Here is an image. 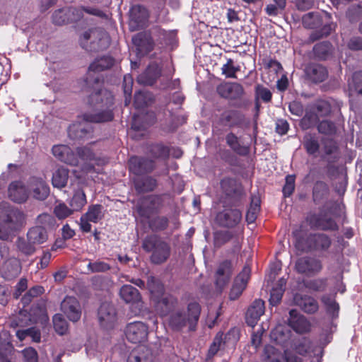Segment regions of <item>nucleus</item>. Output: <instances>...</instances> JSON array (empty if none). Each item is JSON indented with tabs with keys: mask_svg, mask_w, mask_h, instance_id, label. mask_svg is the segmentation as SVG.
I'll use <instances>...</instances> for the list:
<instances>
[{
	"mask_svg": "<svg viewBox=\"0 0 362 362\" xmlns=\"http://www.w3.org/2000/svg\"><path fill=\"white\" fill-rule=\"evenodd\" d=\"M115 62L112 57L103 55L96 58L88 66L82 88L88 94V105L97 112L83 114V119L86 122L100 123L112 121L114 118L112 110L114 95L103 88L104 79L98 73L111 69Z\"/></svg>",
	"mask_w": 362,
	"mask_h": 362,
	"instance_id": "1",
	"label": "nucleus"
},
{
	"mask_svg": "<svg viewBox=\"0 0 362 362\" xmlns=\"http://www.w3.org/2000/svg\"><path fill=\"white\" fill-rule=\"evenodd\" d=\"M293 235L295 238V247L301 252L324 253L332 246L330 236L324 233L303 235L300 230H295Z\"/></svg>",
	"mask_w": 362,
	"mask_h": 362,
	"instance_id": "2",
	"label": "nucleus"
},
{
	"mask_svg": "<svg viewBox=\"0 0 362 362\" xmlns=\"http://www.w3.org/2000/svg\"><path fill=\"white\" fill-rule=\"evenodd\" d=\"M201 314V306L197 302L187 305V312L184 310H174L169 316L168 325L175 332H180L188 326L189 331H194Z\"/></svg>",
	"mask_w": 362,
	"mask_h": 362,
	"instance_id": "3",
	"label": "nucleus"
},
{
	"mask_svg": "<svg viewBox=\"0 0 362 362\" xmlns=\"http://www.w3.org/2000/svg\"><path fill=\"white\" fill-rule=\"evenodd\" d=\"M24 214L8 203L0 204V239L8 240L22 225Z\"/></svg>",
	"mask_w": 362,
	"mask_h": 362,
	"instance_id": "4",
	"label": "nucleus"
},
{
	"mask_svg": "<svg viewBox=\"0 0 362 362\" xmlns=\"http://www.w3.org/2000/svg\"><path fill=\"white\" fill-rule=\"evenodd\" d=\"M141 247L146 252H151L150 261L156 265L165 263L171 255L169 243L157 235H147L142 241Z\"/></svg>",
	"mask_w": 362,
	"mask_h": 362,
	"instance_id": "5",
	"label": "nucleus"
},
{
	"mask_svg": "<svg viewBox=\"0 0 362 362\" xmlns=\"http://www.w3.org/2000/svg\"><path fill=\"white\" fill-rule=\"evenodd\" d=\"M247 124V118L243 112L235 109H227L215 117L212 122V128L214 132L218 133L224 128L242 129Z\"/></svg>",
	"mask_w": 362,
	"mask_h": 362,
	"instance_id": "6",
	"label": "nucleus"
},
{
	"mask_svg": "<svg viewBox=\"0 0 362 362\" xmlns=\"http://www.w3.org/2000/svg\"><path fill=\"white\" fill-rule=\"evenodd\" d=\"M79 43L86 51L97 52L106 49L109 47L110 40L105 30L94 28L83 33L79 39Z\"/></svg>",
	"mask_w": 362,
	"mask_h": 362,
	"instance_id": "7",
	"label": "nucleus"
},
{
	"mask_svg": "<svg viewBox=\"0 0 362 362\" xmlns=\"http://www.w3.org/2000/svg\"><path fill=\"white\" fill-rule=\"evenodd\" d=\"M302 21L304 27L315 30L310 33L308 37L310 42L326 37L332 33V24L328 22L324 23L322 16L318 13L313 12L306 13L303 16Z\"/></svg>",
	"mask_w": 362,
	"mask_h": 362,
	"instance_id": "8",
	"label": "nucleus"
},
{
	"mask_svg": "<svg viewBox=\"0 0 362 362\" xmlns=\"http://www.w3.org/2000/svg\"><path fill=\"white\" fill-rule=\"evenodd\" d=\"M158 292L157 294L151 288L152 293L151 300L153 302L156 311L161 317H165L170 314L176 308L178 300L176 297L170 294H164V288L163 284L160 283L156 284Z\"/></svg>",
	"mask_w": 362,
	"mask_h": 362,
	"instance_id": "9",
	"label": "nucleus"
},
{
	"mask_svg": "<svg viewBox=\"0 0 362 362\" xmlns=\"http://www.w3.org/2000/svg\"><path fill=\"white\" fill-rule=\"evenodd\" d=\"M162 206V196L153 194L139 199L136 205V210L141 218L149 219L153 214H158Z\"/></svg>",
	"mask_w": 362,
	"mask_h": 362,
	"instance_id": "10",
	"label": "nucleus"
},
{
	"mask_svg": "<svg viewBox=\"0 0 362 362\" xmlns=\"http://www.w3.org/2000/svg\"><path fill=\"white\" fill-rule=\"evenodd\" d=\"M220 187L226 198L231 200L232 206H238L241 203L244 189L235 178L225 177L220 181Z\"/></svg>",
	"mask_w": 362,
	"mask_h": 362,
	"instance_id": "11",
	"label": "nucleus"
},
{
	"mask_svg": "<svg viewBox=\"0 0 362 362\" xmlns=\"http://www.w3.org/2000/svg\"><path fill=\"white\" fill-rule=\"evenodd\" d=\"M242 218L243 215L240 210L235 208H226L216 214L215 221L220 227L233 229L240 223Z\"/></svg>",
	"mask_w": 362,
	"mask_h": 362,
	"instance_id": "12",
	"label": "nucleus"
},
{
	"mask_svg": "<svg viewBox=\"0 0 362 362\" xmlns=\"http://www.w3.org/2000/svg\"><path fill=\"white\" fill-rule=\"evenodd\" d=\"M128 165L129 171L136 176L148 175L156 168L153 160L138 156H132L129 159Z\"/></svg>",
	"mask_w": 362,
	"mask_h": 362,
	"instance_id": "13",
	"label": "nucleus"
},
{
	"mask_svg": "<svg viewBox=\"0 0 362 362\" xmlns=\"http://www.w3.org/2000/svg\"><path fill=\"white\" fill-rule=\"evenodd\" d=\"M218 95L226 100H240L245 95L243 86L236 82L223 81L218 84L216 88Z\"/></svg>",
	"mask_w": 362,
	"mask_h": 362,
	"instance_id": "14",
	"label": "nucleus"
},
{
	"mask_svg": "<svg viewBox=\"0 0 362 362\" xmlns=\"http://www.w3.org/2000/svg\"><path fill=\"white\" fill-rule=\"evenodd\" d=\"M311 228L323 231H337L339 226L335 220L326 214H312L306 218Z\"/></svg>",
	"mask_w": 362,
	"mask_h": 362,
	"instance_id": "15",
	"label": "nucleus"
},
{
	"mask_svg": "<svg viewBox=\"0 0 362 362\" xmlns=\"http://www.w3.org/2000/svg\"><path fill=\"white\" fill-rule=\"evenodd\" d=\"M295 269L298 274L313 276L321 272L322 264L317 258L303 257L297 259Z\"/></svg>",
	"mask_w": 362,
	"mask_h": 362,
	"instance_id": "16",
	"label": "nucleus"
},
{
	"mask_svg": "<svg viewBox=\"0 0 362 362\" xmlns=\"http://www.w3.org/2000/svg\"><path fill=\"white\" fill-rule=\"evenodd\" d=\"M124 332L129 341L134 344L141 343L147 339L148 328L144 322L136 321L128 324Z\"/></svg>",
	"mask_w": 362,
	"mask_h": 362,
	"instance_id": "17",
	"label": "nucleus"
},
{
	"mask_svg": "<svg viewBox=\"0 0 362 362\" xmlns=\"http://www.w3.org/2000/svg\"><path fill=\"white\" fill-rule=\"evenodd\" d=\"M132 42L136 49V55L139 57H144L150 53L155 46V42L151 34L146 32H140L132 37Z\"/></svg>",
	"mask_w": 362,
	"mask_h": 362,
	"instance_id": "18",
	"label": "nucleus"
},
{
	"mask_svg": "<svg viewBox=\"0 0 362 362\" xmlns=\"http://www.w3.org/2000/svg\"><path fill=\"white\" fill-rule=\"evenodd\" d=\"M214 245L216 248H220L227 243L232 241L233 244V252L239 250L241 243L238 234L235 231L229 230H219L214 233Z\"/></svg>",
	"mask_w": 362,
	"mask_h": 362,
	"instance_id": "19",
	"label": "nucleus"
},
{
	"mask_svg": "<svg viewBox=\"0 0 362 362\" xmlns=\"http://www.w3.org/2000/svg\"><path fill=\"white\" fill-rule=\"evenodd\" d=\"M148 9L141 5H134L129 11L130 26L134 30L144 28L148 21Z\"/></svg>",
	"mask_w": 362,
	"mask_h": 362,
	"instance_id": "20",
	"label": "nucleus"
},
{
	"mask_svg": "<svg viewBox=\"0 0 362 362\" xmlns=\"http://www.w3.org/2000/svg\"><path fill=\"white\" fill-rule=\"evenodd\" d=\"M61 310L72 322H77L81 318V305L75 297L66 296L61 303Z\"/></svg>",
	"mask_w": 362,
	"mask_h": 362,
	"instance_id": "21",
	"label": "nucleus"
},
{
	"mask_svg": "<svg viewBox=\"0 0 362 362\" xmlns=\"http://www.w3.org/2000/svg\"><path fill=\"white\" fill-rule=\"evenodd\" d=\"M306 78L313 83H320L325 81L328 77L327 68L320 64L310 63L304 70Z\"/></svg>",
	"mask_w": 362,
	"mask_h": 362,
	"instance_id": "22",
	"label": "nucleus"
},
{
	"mask_svg": "<svg viewBox=\"0 0 362 362\" xmlns=\"http://www.w3.org/2000/svg\"><path fill=\"white\" fill-rule=\"evenodd\" d=\"M53 156L59 160L71 165H77L78 160L73 150L67 145H54L52 148Z\"/></svg>",
	"mask_w": 362,
	"mask_h": 362,
	"instance_id": "23",
	"label": "nucleus"
},
{
	"mask_svg": "<svg viewBox=\"0 0 362 362\" xmlns=\"http://www.w3.org/2000/svg\"><path fill=\"white\" fill-rule=\"evenodd\" d=\"M232 262L230 260L226 259L219 264L215 275V284L220 291L229 282L232 275Z\"/></svg>",
	"mask_w": 362,
	"mask_h": 362,
	"instance_id": "24",
	"label": "nucleus"
},
{
	"mask_svg": "<svg viewBox=\"0 0 362 362\" xmlns=\"http://www.w3.org/2000/svg\"><path fill=\"white\" fill-rule=\"evenodd\" d=\"M162 73L161 67L156 62L148 64L145 71L137 77L139 83L144 86H153Z\"/></svg>",
	"mask_w": 362,
	"mask_h": 362,
	"instance_id": "25",
	"label": "nucleus"
},
{
	"mask_svg": "<svg viewBox=\"0 0 362 362\" xmlns=\"http://www.w3.org/2000/svg\"><path fill=\"white\" fill-rule=\"evenodd\" d=\"M265 303L262 299H256L249 306L245 314V320L248 326L254 327L260 317L264 313Z\"/></svg>",
	"mask_w": 362,
	"mask_h": 362,
	"instance_id": "26",
	"label": "nucleus"
},
{
	"mask_svg": "<svg viewBox=\"0 0 362 362\" xmlns=\"http://www.w3.org/2000/svg\"><path fill=\"white\" fill-rule=\"evenodd\" d=\"M288 325L296 332L303 334L310 331V325L307 319L299 314L297 310L291 309L289 311Z\"/></svg>",
	"mask_w": 362,
	"mask_h": 362,
	"instance_id": "27",
	"label": "nucleus"
},
{
	"mask_svg": "<svg viewBox=\"0 0 362 362\" xmlns=\"http://www.w3.org/2000/svg\"><path fill=\"white\" fill-rule=\"evenodd\" d=\"M133 184L138 194H144L154 191L158 186V181L148 175H139L133 179Z\"/></svg>",
	"mask_w": 362,
	"mask_h": 362,
	"instance_id": "28",
	"label": "nucleus"
},
{
	"mask_svg": "<svg viewBox=\"0 0 362 362\" xmlns=\"http://www.w3.org/2000/svg\"><path fill=\"white\" fill-rule=\"evenodd\" d=\"M127 362H153V355L151 349L139 344L129 353Z\"/></svg>",
	"mask_w": 362,
	"mask_h": 362,
	"instance_id": "29",
	"label": "nucleus"
},
{
	"mask_svg": "<svg viewBox=\"0 0 362 362\" xmlns=\"http://www.w3.org/2000/svg\"><path fill=\"white\" fill-rule=\"evenodd\" d=\"M314 59L318 61H326L331 59L334 53L333 45L328 40L316 43L313 47Z\"/></svg>",
	"mask_w": 362,
	"mask_h": 362,
	"instance_id": "30",
	"label": "nucleus"
},
{
	"mask_svg": "<svg viewBox=\"0 0 362 362\" xmlns=\"http://www.w3.org/2000/svg\"><path fill=\"white\" fill-rule=\"evenodd\" d=\"M9 199L16 203H23L28 197V194L25 185L20 181L12 182L8 189Z\"/></svg>",
	"mask_w": 362,
	"mask_h": 362,
	"instance_id": "31",
	"label": "nucleus"
},
{
	"mask_svg": "<svg viewBox=\"0 0 362 362\" xmlns=\"http://www.w3.org/2000/svg\"><path fill=\"white\" fill-rule=\"evenodd\" d=\"M296 304L307 314H314L319 309V305L315 298L308 295L296 294L294 297Z\"/></svg>",
	"mask_w": 362,
	"mask_h": 362,
	"instance_id": "32",
	"label": "nucleus"
},
{
	"mask_svg": "<svg viewBox=\"0 0 362 362\" xmlns=\"http://www.w3.org/2000/svg\"><path fill=\"white\" fill-rule=\"evenodd\" d=\"M93 128L89 124L81 123L72 124L68 128V135L70 139L79 140L91 137Z\"/></svg>",
	"mask_w": 362,
	"mask_h": 362,
	"instance_id": "33",
	"label": "nucleus"
},
{
	"mask_svg": "<svg viewBox=\"0 0 362 362\" xmlns=\"http://www.w3.org/2000/svg\"><path fill=\"white\" fill-rule=\"evenodd\" d=\"M33 197L40 201L45 200L49 194V187L42 178L33 177L31 181Z\"/></svg>",
	"mask_w": 362,
	"mask_h": 362,
	"instance_id": "34",
	"label": "nucleus"
},
{
	"mask_svg": "<svg viewBox=\"0 0 362 362\" xmlns=\"http://www.w3.org/2000/svg\"><path fill=\"white\" fill-rule=\"evenodd\" d=\"M227 146L236 154L246 156L250 153V148L240 144V139L233 132H229L225 137Z\"/></svg>",
	"mask_w": 362,
	"mask_h": 362,
	"instance_id": "35",
	"label": "nucleus"
},
{
	"mask_svg": "<svg viewBox=\"0 0 362 362\" xmlns=\"http://www.w3.org/2000/svg\"><path fill=\"white\" fill-rule=\"evenodd\" d=\"M156 122V117L154 112H147L139 116L134 115L132 122V129L136 131L144 130Z\"/></svg>",
	"mask_w": 362,
	"mask_h": 362,
	"instance_id": "36",
	"label": "nucleus"
},
{
	"mask_svg": "<svg viewBox=\"0 0 362 362\" xmlns=\"http://www.w3.org/2000/svg\"><path fill=\"white\" fill-rule=\"evenodd\" d=\"M146 151L148 155L155 159L166 160L170 156V147L162 143L148 144Z\"/></svg>",
	"mask_w": 362,
	"mask_h": 362,
	"instance_id": "37",
	"label": "nucleus"
},
{
	"mask_svg": "<svg viewBox=\"0 0 362 362\" xmlns=\"http://www.w3.org/2000/svg\"><path fill=\"white\" fill-rule=\"evenodd\" d=\"M119 296L127 303H139L141 300L139 290L129 284L123 285L121 287Z\"/></svg>",
	"mask_w": 362,
	"mask_h": 362,
	"instance_id": "38",
	"label": "nucleus"
},
{
	"mask_svg": "<svg viewBox=\"0 0 362 362\" xmlns=\"http://www.w3.org/2000/svg\"><path fill=\"white\" fill-rule=\"evenodd\" d=\"M303 146L308 155L317 156L320 145L315 134L307 133L303 136Z\"/></svg>",
	"mask_w": 362,
	"mask_h": 362,
	"instance_id": "39",
	"label": "nucleus"
},
{
	"mask_svg": "<svg viewBox=\"0 0 362 362\" xmlns=\"http://www.w3.org/2000/svg\"><path fill=\"white\" fill-rule=\"evenodd\" d=\"M69 170L68 168L60 166L52 173V184L54 187L62 189L67 185Z\"/></svg>",
	"mask_w": 362,
	"mask_h": 362,
	"instance_id": "40",
	"label": "nucleus"
},
{
	"mask_svg": "<svg viewBox=\"0 0 362 362\" xmlns=\"http://www.w3.org/2000/svg\"><path fill=\"white\" fill-rule=\"evenodd\" d=\"M27 238L35 245H40L47 240V230L42 226H35L29 229L27 233Z\"/></svg>",
	"mask_w": 362,
	"mask_h": 362,
	"instance_id": "41",
	"label": "nucleus"
},
{
	"mask_svg": "<svg viewBox=\"0 0 362 362\" xmlns=\"http://www.w3.org/2000/svg\"><path fill=\"white\" fill-rule=\"evenodd\" d=\"M116 315L114 307L108 303H103L98 308V316L100 322H112Z\"/></svg>",
	"mask_w": 362,
	"mask_h": 362,
	"instance_id": "42",
	"label": "nucleus"
},
{
	"mask_svg": "<svg viewBox=\"0 0 362 362\" xmlns=\"http://www.w3.org/2000/svg\"><path fill=\"white\" fill-rule=\"evenodd\" d=\"M148 220V226L153 232L166 230L169 226V219L165 216H156Z\"/></svg>",
	"mask_w": 362,
	"mask_h": 362,
	"instance_id": "43",
	"label": "nucleus"
},
{
	"mask_svg": "<svg viewBox=\"0 0 362 362\" xmlns=\"http://www.w3.org/2000/svg\"><path fill=\"white\" fill-rule=\"evenodd\" d=\"M76 156L85 161H95L97 165L104 164L103 159L97 158L93 151L88 146L78 147L76 148Z\"/></svg>",
	"mask_w": 362,
	"mask_h": 362,
	"instance_id": "44",
	"label": "nucleus"
},
{
	"mask_svg": "<svg viewBox=\"0 0 362 362\" xmlns=\"http://www.w3.org/2000/svg\"><path fill=\"white\" fill-rule=\"evenodd\" d=\"M90 222L97 223L104 217L103 206L101 204H91L88 206L87 211L83 214Z\"/></svg>",
	"mask_w": 362,
	"mask_h": 362,
	"instance_id": "45",
	"label": "nucleus"
},
{
	"mask_svg": "<svg viewBox=\"0 0 362 362\" xmlns=\"http://www.w3.org/2000/svg\"><path fill=\"white\" fill-rule=\"evenodd\" d=\"M86 203V195L83 189H79L74 192L69 205L74 211H80Z\"/></svg>",
	"mask_w": 362,
	"mask_h": 362,
	"instance_id": "46",
	"label": "nucleus"
},
{
	"mask_svg": "<svg viewBox=\"0 0 362 362\" xmlns=\"http://www.w3.org/2000/svg\"><path fill=\"white\" fill-rule=\"evenodd\" d=\"M45 292L42 286L36 285L28 289L21 298V303L23 307L28 306L34 298L38 297Z\"/></svg>",
	"mask_w": 362,
	"mask_h": 362,
	"instance_id": "47",
	"label": "nucleus"
},
{
	"mask_svg": "<svg viewBox=\"0 0 362 362\" xmlns=\"http://www.w3.org/2000/svg\"><path fill=\"white\" fill-rule=\"evenodd\" d=\"M260 211V199L257 197H252L250 207L246 214V221L248 223L255 222Z\"/></svg>",
	"mask_w": 362,
	"mask_h": 362,
	"instance_id": "48",
	"label": "nucleus"
},
{
	"mask_svg": "<svg viewBox=\"0 0 362 362\" xmlns=\"http://www.w3.org/2000/svg\"><path fill=\"white\" fill-rule=\"evenodd\" d=\"M53 327L55 332L62 336L67 333L69 323L62 314H55L52 318Z\"/></svg>",
	"mask_w": 362,
	"mask_h": 362,
	"instance_id": "49",
	"label": "nucleus"
},
{
	"mask_svg": "<svg viewBox=\"0 0 362 362\" xmlns=\"http://www.w3.org/2000/svg\"><path fill=\"white\" fill-rule=\"evenodd\" d=\"M16 247L18 250L26 257L33 255L36 251L35 244L28 240H25L23 238H18Z\"/></svg>",
	"mask_w": 362,
	"mask_h": 362,
	"instance_id": "50",
	"label": "nucleus"
},
{
	"mask_svg": "<svg viewBox=\"0 0 362 362\" xmlns=\"http://www.w3.org/2000/svg\"><path fill=\"white\" fill-rule=\"evenodd\" d=\"M317 129L320 134L326 136H332L337 133V126L335 123L329 119L319 121L317 124Z\"/></svg>",
	"mask_w": 362,
	"mask_h": 362,
	"instance_id": "51",
	"label": "nucleus"
},
{
	"mask_svg": "<svg viewBox=\"0 0 362 362\" xmlns=\"http://www.w3.org/2000/svg\"><path fill=\"white\" fill-rule=\"evenodd\" d=\"M240 71L239 65L235 66L233 59H227L226 64L221 67V74L229 78H236V73Z\"/></svg>",
	"mask_w": 362,
	"mask_h": 362,
	"instance_id": "52",
	"label": "nucleus"
},
{
	"mask_svg": "<svg viewBox=\"0 0 362 362\" xmlns=\"http://www.w3.org/2000/svg\"><path fill=\"white\" fill-rule=\"evenodd\" d=\"M151 103L150 94L141 91L136 92L134 95V106L136 109H143Z\"/></svg>",
	"mask_w": 362,
	"mask_h": 362,
	"instance_id": "53",
	"label": "nucleus"
},
{
	"mask_svg": "<svg viewBox=\"0 0 362 362\" xmlns=\"http://www.w3.org/2000/svg\"><path fill=\"white\" fill-rule=\"evenodd\" d=\"M321 300L325 305L327 313L332 316L338 315L339 305L329 295L322 296Z\"/></svg>",
	"mask_w": 362,
	"mask_h": 362,
	"instance_id": "54",
	"label": "nucleus"
},
{
	"mask_svg": "<svg viewBox=\"0 0 362 362\" xmlns=\"http://www.w3.org/2000/svg\"><path fill=\"white\" fill-rule=\"evenodd\" d=\"M311 341L307 337H302L294 343V351L301 356H305L310 349Z\"/></svg>",
	"mask_w": 362,
	"mask_h": 362,
	"instance_id": "55",
	"label": "nucleus"
},
{
	"mask_svg": "<svg viewBox=\"0 0 362 362\" xmlns=\"http://www.w3.org/2000/svg\"><path fill=\"white\" fill-rule=\"evenodd\" d=\"M306 288L313 291H323L327 286V279H317L304 283Z\"/></svg>",
	"mask_w": 362,
	"mask_h": 362,
	"instance_id": "56",
	"label": "nucleus"
},
{
	"mask_svg": "<svg viewBox=\"0 0 362 362\" xmlns=\"http://www.w3.org/2000/svg\"><path fill=\"white\" fill-rule=\"evenodd\" d=\"M315 110L317 115L320 117H327L332 112V105L329 102L320 100L315 103Z\"/></svg>",
	"mask_w": 362,
	"mask_h": 362,
	"instance_id": "57",
	"label": "nucleus"
},
{
	"mask_svg": "<svg viewBox=\"0 0 362 362\" xmlns=\"http://www.w3.org/2000/svg\"><path fill=\"white\" fill-rule=\"evenodd\" d=\"M52 23L57 25L69 23L66 8L59 9L54 12L52 14Z\"/></svg>",
	"mask_w": 362,
	"mask_h": 362,
	"instance_id": "58",
	"label": "nucleus"
},
{
	"mask_svg": "<svg viewBox=\"0 0 362 362\" xmlns=\"http://www.w3.org/2000/svg\"><path fill=\"white\" fill-rule=\"evenodd\" d=\"M295 175H288L285 178V184L283 187L282 192L285 197H289L295 190Z\"/></svg>",
	"mask_w": 362,
	"mask_h": 362,
	"instance_id": "59",
	"label": "nucleus"
},
{
	"mask_svg": "<svg viewBox=\"0 0 362 362\" xmlns=\"http://www.w3.org/2000/svg\"><path fill=\"white\" fill-rule=\"evenodd\" d=\"M88 269L92 273L106 272L111 269L110 265L105 262L97 260L90 262L88 264Z\"/></svg>",
	"mask_w": 362,
	"mask_h": 362,
	"instance_id": "60",
	"label": "nucleus"
},
{
	"mask_svg": "<svg viewBox=\"0 0 362 362\" xmlns=\"http://www.w3.org/2000/svg\"><path fill=\"white\" fill-rule=\"evenodd\" d=\"M84 8L83 6L66 8L69 23L77 22L83 18Z\"/></svg>",
	"mask_w": 362,
	"mask_h": 362,
	"instance_id": "61",
	"label": "nucleus"
},
{
	"mask_svg": "<svg viewBox=\"0 0 362 362\" xmlns=\"http://www.w3.org/2000/svg\"><path fill=\"white\" fill-rule=\"evenodd\" d=\"M54 213L59 219H64L74 213V210L69 208L64 203H60L54 209Z\"/></svg>",
	"mask_w": 362,
	"mask_h": 362,
	"instance_id": "62",
	"label": "nucleus"
},
{
	"mask_svg": "<svg viewBox=\"0 0 362 362\" xmlns=\"http://www.w3.org/2000/svg\"><path fill=\"white\" fill-rule=\"evenodd\" d=\"M37 223L40 224L39 226L44 227L47 230V228H52L54 226L55 219L52 215L45 213L37 216Z\"/></svg>",
	"mask_w": 362,
	"mask_h": 362,
	"instance_id": "63",
	"label": "nucleus"
},
{
	"mask_svg": "<svg viewBox=\"0 0 362 362\" xmlns=\"http://www.w3.org/2000/svg\"><path fill=\"white\" fill-rule=\"evenodd\" d=\"M255 95L257 98H261L264 103L270 102L272 98V92L260 84H257L255 87Z\"/></svg>",
	"mask_w": 362,
	"mask_h": 362,
	"instance_id": "64",
	"label": "nucleus"
}]
</instances>
